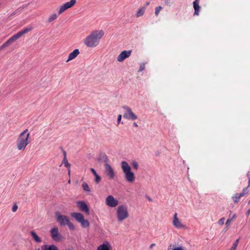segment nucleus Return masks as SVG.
Masks as SVG:
<instances>
[{"mask_svg":"<svg viewBox=\"0 0 250 250\" xmlns=\"http://www.w3.org/2000/svg\"><path fill=\"white\" fill-rule=\"evenodd\" d=\"M104 35V32L103 30H95L85 39L84 43L88 47H95Z\"/></svg>","mask_w":250,"mask_h":250,"instance_id":"1","label":"nucleus"},{"mask_svg":"<svg viewBox=\"0 0 250 250\" xmlns=\"http://www.w3.org/2000/svg\"><path fill=\"white\" fill-rule=\"evenodd\" d=\"M28 130L27 129L24 130L23 132L20 133L17 139V148L19 150H24L26 146L30 143L28 140L29 133L28 132Z\"/></svg>","mask_w":250,"mask_h":250,"instance_id":"2","label":"nucleus"},{"mask_svg":"<svg viewBox=\"0 0 250 250\" xmlns=\"http://www.w3.org/2000/svg\"><path fill=\"white\" fill-rule=\"evenodd\" d=\"M32 29V27H28L23 29L17 33L12 36L8 40H7L4 43L0 46V51L3 50L5 48L9 46L14 41L18 40L19 38L21 37L23 35L28 33L31 31Z\"/></svg>","mask_w":250,"mask_h":250,"instance_id":"3","label":"nucleus"},{"mask_svg":"<svg viewBox=\"0 0 250 250\" xmlns=\"http://www.w3.org/2000/svg\"><path fill=\"white\" fill-rule=\"evenodd\" d=\"M121 167L124 173L125 180L128 183H133L135 180V174L131 171V167L125 161L122 162Z\"/></svg>","mask_w":250,"mask_h":250,"instance_id":"4","label":"nucleus"},{"mask_svg":"<svg viewBox=\"0 0 250 250\" xmlns=\"http://www.w3.org/2000/svg\"><path fill=\"white\" fill-rule=\"evenodd\" d=\"M128 216L129 214L126 206L122 205L118 207L117 217L119 222H122L123 220L128 218Z\"/></svg>","mask_w":250,"mask_h":250,"instance_id":"5","label":"nucleus"},{"mask_svg":"<svg viewBox=\"0 0 250 250\" xmlns=\"http://www.w3.org/2000/svg\"><path fill=\"white\" fill-rule=\"evenodd\" d=\"M71 216L74 218L76 220L81 223L82 227L86 228L89 226V223L87 220L84 219L83 215L81 213L73 212Z\"/></svg>","mask_w":250,"mask_h":250,"instance_id":"6","label":"nucleus"},{"mask_svg":"<svg viewBox=\"0 0 250 250\" xmlns=\"http://www.w3.org/2000/svg\"><path fill=\"white\" fill-rule=\"evenodd\" d=\"M123 108L125 110L123 117L127 120H134L137 119V116L132 111L130 107L127 105H123Z\"/></svg>","mask_w":250,"mask_h":250,"instance_id":"7","label":"nucleus"},{"mask_svg":"<svg viewBox=\"0 0 250 250\" xmlns=\"http://www.w3.org/2000/svg\"><path fill=\"white\" fill-rule=\"evenodd\" d=\"M57 222L61 226H65L69 222V218L66 215H62L59 212H57L55 214Z\"/></svg>","mask_w":250,"mask_h":250,"instance_id":"8","label":"nucleus"},{"mask_svg":"<svg viewBox=\"0 0 250 250\" xmlns=\"http://www.w3.org/2000/svg\"><path fill=\"white\" fill-rule=\"evenodd\" d=\"M105 172L109 179H113L115 174L113 168L109 164H104Z\"/></svg>","mask_w":250,"mask_h":250,"instance_id":"9","label":"nucleus"},{"mask_svg":"<svg viewBox=\"0 0 250 250\" xmlns=\"http://www.w3.org/2000/svg\"><path fill=\"white\" fill-rule=\"evenodd\" d=\"M76 2V0H70L62 5L59 10V14H61L67 9L72 7Z\"/></svg>","mask_w":250,"mask_h":250,"instance_id":"10","label":"nucleus"},{"mask_svg":"<svg viewBox=\"0 0 250 250\" xmlns=\"http://www.w3.org/2000/svg\"><path fill=\"white\" fill-rule=\"evenodd\" d=\"M52 238L55 241H60L62 240V236L59 233L58 229L57 227L52 228L50 230Z\"/></svg>","mask_w":250,"mask_h":250,"instance_id":"11","label":"nucleus"},{"mask_svg":"<svg viewBox=\"0 0 250 250\" xmlns=\"http://www.w3.org/2000/svg\"><path fill=\"white\" fill-rule=\"evenodd\" d=\"M77 205L82 212H85L86 215L90 214L89 207L84 201H78L77 202Z\"/></svg>","mask_w":250,"mask_h":250,"instance_id":"12","label":"nucleus"},{"mask_svg":"<svg viewBox=\"0 0 250 250\" xmlns=\"http://www.w3.org/2000/svg\"><path fill=\"white\" fill-rule=\"evenodd\" d=\"M131 50H124L122 51L118 56L117 59L119 62H123L125 59L129 57L131 55Z\"/></svg>","mask_w":250,"mask_h":250,"instance_id":"13","label":"nucleus"},{"mask_svg":"<svg viewBox=\"0 0 250 250\" xmlns=\"http://www.w3.org/2000/svg\"><path fill=\"white\" fill-rule=\"evenodd\" d=\"M106 204L107 205L110 207H115L118 204V201L115 199L113 196H108L105 200Z\"/></svg>","mask_w":250,"mask_h":250,"instance_id":"14","label":"nucleus"},{"mask_svg":"<svg viewBox=\"0 0 250 250\" xmlns=\"http://www.w3.org/2000/svg\"><path fill=\"white\" fill-rule=\"evenodd\" d=\"M173 225L177 229L185 228V226L182 224L177 217V213H175L173 216Z\"/></svg>","mask_w":250,"mask_h":250,"instance_id":"15","label":"nucleus"},{"mask_svg":"<svg viewBox=\"0 0 250 250\" xmlns=\"http://www.w3.org/2000/svg\"><path fill=\"white\" fill-rule=\"evenodd\" d=\"M98 161L99 163L104 162L105 164H108L109 159L105 153L101 152L99 155Z\"/></svg>","mask_w":250,"mask_h":250,"instance_id":"16","label":"nucleus"},{"mask_svg":"<svg viewBox=\"0 0 250 250\" xmlns=\"http://www.w3.org/2000/svg\"><path fill=\"white\" fill-rule=\"evenodd\" d=\"M79 53V50L78 49H75L72 52L69 54L68 59L66 60V62H68L74 59L77 57Z\"/></svg>","mask_w":250,"mask_h":250,"instance_id":"17","label":"nucleus"},{"mask_svg":"<svg viewBox=\"0 0 250 250\" xmlns=\"http://www.w3.org/2000/svg\"><path fill=\"white\" fill-rule=\"evenodd\" d=\"M38 250H40V249H38ZM41 250H58V249L57 246L54 245H44L41 247Z\"/></svg>","mask_w":250,"mask_h":250,"instance_id":"18","label":"nucleus"},{"mask_svg":"<svg viewBox=\"0 0 250 250\" xmlns=\"http://www.w3.org/2000/svg\"><path fill=\"white\" fill-rule=\"evenodd\" d=\"M199 0H195L193 2V7L194 9V15H198L200 11V7L199 5Z\"/></svg>","mask_w":250,"mask_h":250,"instance_id":"19","label":"nucleus"},{"mask_svg":"<svg viewBox=\"0 0 250 250\" xmlns=\"http://www.w3.org/2000/svg\"><path fill=\"white\" fill-rule=\"evenodd\" d=\"M90 171L93 174V175L95 176V179L94 181L96 184L99 183L101 181V177L100 176H99L96 171L93 168H90Z\"/></svg>","mask_w":250,"mask_h":250,"instance_id":"20","label":"nucleus"},{"mask_svg":"<svg viewBox=\"0 0 250 250\" xmlns=\"http://www.w3.org/2000/svg\"><path fill=\"white\" fill-rule=\"evenodd\" d=\"M30 234L31 236L36 243H40L42 242L41 238L37 234V233L35 231H31Z\"/></svg>","mask_w":250,"mask_h":250,"instance_id":"21","label":"nucleus"},{"mask_svg":"<svg viewBox=\"0 0 250 250\" xmlns=\"http://www.w3.org/2000/svg\"><path fill=\"white\" fill-rule=\"evenodd\" d=\"M110 246L108 242L106 243H103L97 248V250H110Z\"/></svg>","mask_w":250,"mask_h":250,"instance_id":"22","label":"nucleus"},{"mask_svg":"<svg viewBox=\"0 0 250 250\" xmlns=\"http://www.w3.org/2000/svg\"><path fill=\"white\" fill-rule=\"evenodd\" d=\"M243 196V193H236L232 197L233 201L235 204H237L241 197Z\"/></svg>","mask_w":250,"mask_h":250,"instance_id":"23","label":"nucleus"},{"mask_svg":"<svg viewBox=\"0 0 250 250\" xmlns=\"http://www.w3.org/2000/svg\"><path fill=\"white\" fill-rule=\"evenodd\" d=\"M145 11V7H143L141 8V9H139L136 14V16L137 17H139L142 16H143L144 14V12Z\"/></svg>","mask_w":250,"mask_h":250,"instance_id":"24","label":"nucleus"},{"mask_svg":"<svg viewBox=\"0 0 250 250\" xmlns=\"http://www.w3.org/2000/svg\"><path fill=\"white\" fill-rule=\"evenodd\" d=\"M236 217V214H234L231 217H230V215H229V218L227 219L226 222V226H227V227H229L230 225V223L231 222V221H232L234 218H235Z\"/></svg>","mask_w":250,"mask_h":250,"instance_id":"25","label":"nucleus"},{"mask_svg":"<svg viewBox=\"0 0 250 250\" xmlns=\"http://www.w3.org/2000/svg\"><path fill=\"white\" fill-rule=\"evenodd\" d=\"M82 186L83 189L84 191H86V192L90 191V188H89L88 184L86 183L83 182V183Z\"/></svg>","mask_w":250,"mask_h":250,"instance_id":"26","label":"nucleus"},{"mask_svg":"<svg viewBox=\"0 0 250 250\" xmlns=\"http://www.w3.org/2000/svg\"><path fill=\"white\" fill-rule=\"evenodd\" d=\"M63 164H64V166L66 167H67L68 169V173H70V164L68 162V161L67 159L66 158V160H64V159H63Z\"/></svg>","mask_w":250,"mask_h":250,"instance_id":"27","label":"nucleus"},{"mask_svg":"<svg viewBox=\"0 0 250 250\" xmlns=\"http://www.w3.org/2000/svg\"><path fill=\"white\" fill-rule=\"evenodd\" d=\"M239 241V239H237L232 244V246H231V247L229 250H235L238 246Z\"/></svg>","mask_w":250,"mask_h":250,"instance_id":"28","label":"nucleus"},{"mask_svg":"<svg viewBox=\"0 0 250 250\" xmlns=\"http://www.w3.org/2000/svg\"><path fill=\"white\" fill-rule=\"evenodd\" d=\"M57 18V16L56 14H54L52 15L48 19V21L51 22L53 21L56 20Z\"/></svg>","mask_w":250,"mask_h":250,"instance_id":"29","label":"nucleus"},{"mask_svg":"<svg viewBox=\"0 0 250 250\" xmlns=\"http://www.w3.org/2000/svg\"><path fill=\"white\" fill-rule=\"evenodd\" d=\"M162 7L161 6H157L155 8V14L156 16H158L160 11L162 10Z\"/></svg>","mask_w":250,"mask_h":250,"instance_id":"30","label":"nucleus"},{"mask_svg":"<svg viewBox=\"0 0 250 250\" xmlns=\"http://www.w3.org/2000/svg\"><path fill=\"white\" fill-rule=\"evenodd\" d=\"M24 8V6H21L19 7L17 10H16L15 12H14L11 16L15 15L16 14L20 12Z\"/></svg>","mask_w":250,"mask_h":250,"instance_id":"31","label":"nucleus"},{"mask_svg":"<svg viewBox=\"0 0 250 250\" xmlns=\"http://www.w3.org/2000/svg\"><path fill=\"white\" fill-rule=\"evenodd\" d=\"M132 166L134 169L137 170L138 168V164L136 161H133L132 162Z\"/></svg>","mask_w":250,"mask_h":250,"instance_id":"32","label":"nucleus"},{"mask_svg":"<svg viewBox=\"0 0 250 250\" xmlns=\"http://www.w3.org/2000/svg\"><path fill=\"white\" fill-rule=\"evenodd\" d=\"M66 225L68 226L69 229H70V230H74L75 228H74V225H73L72 223H71L70 221H69V222L68 223L66 224Z\"/></svg>","mask_w":250,"mask_h":250,"instance_id":"33","label":"nucleus"},{"mask_svg":"<svg viewBox=\"0 0 250 250\" xmlns=\"http://www.w3.org/2000/svg\"><path fill=\"white\" fill-rule=\"evenodd\" d=\"M145 68V64L144 63H142L140 64L139 69L138 70V72H141L143 70H144Z\"/></svg>","mask_w":250,"mask_h":250,"instance_id":"34","label":"nucleus"},{"mask_svg":"<svg viewBox=\"0 0 250 250\" xmlns=\"http://www.w3.org/2000/svg\"><path fill=\"white\" fill-rule=\"evenodd\" d=\"M225 219L224 217L221 218L218 221V224L220 225H223L224 224V221Z\"/></svg>","mask_w":250,"mask_h":250,"instance_id":"35","label":"nucleus"},{"mask_svg":"<svg viewBox=\"0 0 250 250\" xmlns=\"http://www.w3.org/2000/svg\"><path fill=\"white\" fill-rule=\"evenodd\" d=\"M249 187V186H248L247 188H244L242 192L241 193H243V196H244L245 194L248 193V188Z\"/></svg>","mask_w":250,"mask_h":250,"instance_id":"36","label":"nucleus"},{"mask_svg":"<svg viewBox=\"0 0 250 250\" xmlns=\"http://www.w3.org/2000/svg\"><path fill=\"white\" fill-rule=\"evenodd\" d=\"M172 250H184V247L180 246L179 247L173 248Z\"/></svg>","mask_w":250,"mask_h":250,"instance_id":"37","label":"nucleus"},{"mask_svg":"<svg viewBox=\"0 0 250 250\" xmlns=\"http://www.w3.org/2000/svg\"><path fill=\"white\" fill-rule=\"evenodd\" d=\"M121 119H122V115L120 114L118 115V118H117V125H118L120 123Z\"/></svg>","mask_w":250,"mask_h":250,"instance_id":"38","label":"nucleus"},{"mask_svg":"<svg viewBox=\"0 0 250 250\" xmlns=\"http://www.w3.org/2000/svg\"><path fill=\"white\" fill-rule=\"evenodd\" d=\"M17 209H18V206L17 205L15 204L13 206L12 210L13 212H16V210H17Z\"/></svg>","mask_w":250,"mask_h":250,"instance_id":"39","label":"nucleus"},{"mask_svg":"<svg viewBox=\"0 0 250 250\" xmlns=\"http://www.w3.org/2000/svg\"><path fill=\"white\" fill-rule=\"evenodd\" d=\"M161 153V152L160 150H157L155 152V156H159Z\"/></svg>","mask_w":250,"mask_h":250,"instance_id":"40","label":"nucleus"},{"mask_svg":"<svg viewBox=\"0 0 250 250\" xmlns=\"http://www.w3.org/2000/svg\"><path fill=\"white\" fill-rule=\"evenodd\" d=\"M62 153H63V159L65 160H66V151L65 150H63Z\"/></svg>","mask_w":250,"mask_h":250,"instance_id":"41","label":"nucleus"},{"mask_svg":"<svg viewBox=\"0 0 250 250\" xmlns=\"http://www.w3.org/2000/svg\"><path fill=\"white\" fill-rule=\"evenodd\" d=\"M247 175L249 178V186H250V177L249 172H248V173L247 174Z\"/></svg>","mask_w":250,"mask_h":250,"instance_id":"42","label":"nucleus"},{"mask_svg":"<svg viewBox=\"0 0 250 250\" xmlns=\"http://www.w3.org/2000/svg\"><path fill=\"white\" fill-rule=\"evenodd\" d=\"M133 125L135 127H138V125L136 124V122H134L133 124Z\"/></svg>","mask_w":250,"mask_h":250,"instance_id":"43","label":"nucleus"},{"mask_svg":"<svg viewBox=\"0 0 250 250\" xmlns=\"http://www.w3.org/2000/svg\"><path fill=\"white\" fill-rule=\"evenodd\" d=\"M169 1H170V0H165V3H166V4H167H167H168V3H169Z\"/></svg>","mask_w":250,"mask_h":250,"instance_id":"44","label":"nucleus"},{"mask_svg":"<svg viewBox=\"0 0 250 250\" xmlns=\"http://www.w3.org/2000/svg\"><path fill=\"white\" fill-rule=\"evenodd\" d=\"M155 245V244H151L150 246V248L152 249L154 246Z\"/></svg>","mask_w":250,"mask_h":250,"instance_id":"45","label":"nucleus"},{"mask_svg":"<svg viewBox=\"0 0 250 250\" xmlns=\"http://www.w3.org/2000/svg\"><path fill=\"white\" fill-rule=\"evenodd\" d=\"M149 4V2H146V6H148Z\"/></svg>","mask_w":250,"mask_h":250,"instance_id":"46","label":"nucleus"},{"mask_svg":"<svg viewBox=\"0 0 250 250\" xmlns=\"http://www.w3.org/2000/svg\"><path fill=\"white\" fill-rule=\"evenodd\" d=\"M228 227L226 226L224 229L226 231L228 230Z\"/></svg>","mask_w":250,"mask_h":250,"instance_id":"47","label":"nucleus"},{"mask_svg":"<svg viewBox=\"0 0 250 250\" xmlns=\"http://www.w3.org/2000/svg\"><path fill=\"white\" fill-rule=\"evenodd\" d=\"M250 213V209H249L247 211L248 214H249Z\"/></svg>","mask_w":250,"mask_h":250,"instance_id":"48","label":"nucleus"},{"mask_svg":"<svg viewBox=\"0 0 250 250\" xmlns=\"http://www.w3.org/2000/svg\"><path fill=\"white\" fill-rule=\"evenodd\" d=\"M171 245H170L168 248V250H170V247H171Z\"/></svg>","mask_w":250,"mask_h":250,"instance_id":"49","label":"nucleus"},{"mask_svg":"<svg viewBox=\"0 0 250 250\" xmlns=\"http://www.w3.org/2000/svg\"><path fill=\"white\" fill-rule=\"evenodd\" d=\"M148 200H149V201H152L151 199V198H148Z\"/></svg>","mask_w":250,"mask_h":250,"instance_id":"50","label":"nucleus"},{"mask_svg":"<svg viewBox=\"0 0 250 250\" xmlns=\"http://www.w3.org/2000/svg\"><path fill=\"white\" fill-rule=\"evenodd\" d=\"M68 183H70V180L68 181Z\"/></svg>","mask_w":250,"mask_h":250,"instance_id":"51","label":"nucleus"},{"mask_svg":"<svg viewBox=\"0 0 250 250\" xmlns=\"http://www.w3.org/2000/svg\"><path fill=\"white\" fill-rule=\"evenodd\" d=\"M250 203V200L249 201L248 204H249Z\"/></svg>","mask_w":250,"mask_h":250,"instance_id":"52","label":"nucleus"},{"mask_svg":"<svg viewBox=\"0 0 250 250\" xmlns=\"http://www.w3.org/2000/svg\"><path fill=\"white\" fill-rule=\"evenodd\" d=\"M229 212H230V213H231L232 212V211L231 210H230Z\"/></svg>","mask_w":250,"mask_h":250,"instance_id":"53","label":"nucleus"},{"mask_svg":"<svg viewBox=\"0 0 250 250\" xmlns=\"http://www.w3.org/2000/svg\"><path fill=\"white\" fill-rule=\"evenodd\" d=\"M70 250V249H67V250Z\"/></svg>","mask_w":250,"mask_h":250,"instance_id":"54","label":"nucleus"}]
</instances>
